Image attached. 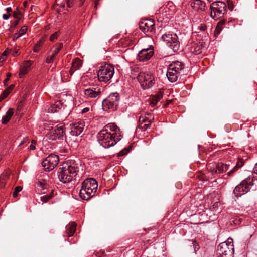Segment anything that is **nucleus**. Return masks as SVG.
Here are the masks:
<instances>
[{
  "instance_id": "nucleus-1",
  "label": "nucleus",
  "mask_w": 257,
  "mask_h": 257,
  "mask_svg": "<svg viewBox=\"0 0 257 257\" xmlns=\"http://www.w3.org/2000/svg\"><path fill=\"white\" fill-rule=\"evenodd\" d=\"M58 172V178L64 183L71 182L76 180V176L79 170V166L75 161L67 162Z\"/></svg>"
},
{
  "instance_id": "nucleus-2",
  "label": "nucleus",
  "mask_w": 257,
  "mask_h": 257,
  "mask_svg": "<svg viewBox=\"0 0 257 257\" xmlns=\"http://www.w3.org/2000/svg\"><path fill=\"white\" fill-rule=\"evenodd\" d=\"M97 181L93 178H87L82 183L80 197L84 200H88L94 196L97 190Z\"/></svg>"
},
{
  "instance_id": "nucleus-3",
  "label": "nucleus",
  "mask_w": 257,
  "mask_h": 257,
  "mask_svg": "<svg viewBox=\"0 0 257 257\" xmlns=\"http://www.w3.org/2000/svg\"><path fill=\"white\" fill-rule=\"evenodd\" d=\"M97 138L99 143L104 148H108L116 144L117 141L120 140L116 138V136L112 134L110 132L101 130L97 135Z\"/></svg>"
},
{
  "instance_id": "nucleus-4",
  "label": "nucleus",
  "mask_w": 257,
  "mask_h": 257,
  "mask_svg": "<svg viewBox=\"0 0 257 257\" xmlns=\"http://www.w3.org/2000/svg\"><path fill=\"white\" fill-rule=\"evenodd\" d=\"M234 250L233 240L229 238L227 241L219 244L217 246L218 257H233Z\"/></svg>"
},
{
  "instance_id": "nucleus-5",
  "label": "nucleus",
  "mask_w": 257,
  "mask_h": 257,
  "mask_svg": "<svg viewBox=\"0 0 257 257\" xmlns=\"http://www.w3.org/2000/svg\"><path fill=\"white\" fill-rule=\"evenodd\" d=\"M184 68V64L178 61L173 62L168 68L167 76L169 80L171 82H175L177 80L180 71Z\"/></svg>"
},
{
  "instance_id": "nucleus-6",
  "label": "nucleus",
  "mask_w": 257,
  "mask_h": 257,
  "mask_svg": "<svg viewBox=\"0 0 257 257\" xmlns=\"http://www.w3.org/2000/svg\"><path fill=\"white\" fill-rule=\"evenodd\" d=\"M226 6L224 2L220 1L213 2L210 6L211 17L215 20L221 18L226 12Z\"/></svg>"
},
{
  "instance_id": "nucleus-7",
  "label": "nucleus",
  "mask_w": 257,
  "mask_h": 257,
  "mask_svg": "<svg viewBox=\"0 0 257 257\" xmlns=\"http://www.w3.org/2000/svg\"><path fill=\"white\" fill-rule=\"evenodd\" d=\"M119 95L118 93H113L102 102V108L104 111L116 109L119 104Z\"/></svg>"
},
{
  "instance_id": "nucleus-8",
  "label": "nucleus",
  "mask_w": 257,
  "mask_h": 257,
  "mask_svg": "<svg viewBox=\"0 0 257 257\" xmlns=\"http://www.w3.org/2000/svg\"><path fill=\"white\" fill-rule=\"evenodd\" d=\"M114 67L112 65L105 64L98 71V78L100 81L107 82L114 74Z\"/></svg>"
},
{
  "instance_id": "nucleus-9",
  "label": "nucleus",
  "mask_w": 257,
  "mask_h": 257,
  "mask_svg": "<svg viewBox=\"0 0 257 257\" xmlns=\"http://www.w3.org/2000/svg\"><path fill=\"white\" fill-rule=\"evenodd\" d=\"M250 177H247L243 180L238 185H237L233 190V193L236 197L241 196L248 192L250 190L249 186L252 185V180Z\"/></svg>"
},
{
  "instance_id": "nucleus-10",
  "label": "nucleus",
  "mask_w": 257,
  "mask_h": 257,
  "mask_svg": "<svg viewBox=\"0 0 257 257\" xmlns=\"http://www.w3.org/2000/svg\"><path fill=\"white\" fill-rule=\"evenodd\" d=\"M162 40L166 46L170 48H179L180 42L176 34H165L162 35Z\"/></svg>"
},
{
  "instance_id": "nucleus-11",
  "label": "nucleus",
  "mask_w": 257,
  "mask_h": 257,
  "mask_svg": "<svg viewBox=\"0 0 257 257\" xmlns=\"http://www.w3.org/2000/svg\"><path fill=\"white\" fill-rule=\"evenodd\" d=\"M59 161L57 155L51 154L42 162V165L46 171L52 170L58 165Z\"/></svg>"
},
{
  "instance_id": "nucleus-12",
  "label": "nucleus",
  "mask_w": 257,
  "mask_h": 257,
  "mask_svg": "<svg viewBox=\"0 0 257 257\" xmlns=\"http://www.w3.org/2000/svg\"><path fill=\"white\" fill-rule=\"evenodd\" d=\"M139 27L145 33L152 32L155 30V23L152 19H145L140 23Z\"/></svg>"
},
{
  "instance_id": "nucleus-13",
  "label": "nucleus",
  "mask_w": 257,
  "mask_h": 257,
  "mask_svg": "<svg viewBox=\"0 0 257 257\" xmlns=\"http://www.w3.org/2000/svg\"><path fill=\"white\" fill-rule=\"evenodd\" d=\"M65 134V126L64 125H57L49 135V138L51 140H56L57 139L63 140Z\"/></svg>"
},
{
  "instance_id": "nucleus-14",
  "label": "nucleus",
  "mask_w": 257,
  "mask_h": 257,
  "mask_svg": "<svg viewBox=\"0 0 257 257\" xmlns=\"http://www.w3.org/2000/svg\"><path fill=\"white\" fill-rule=\"evenodd\" d=\"M153 50V49H142L138 54V59L140 61L148 60L154 54Z\"/></svg>"
},
{
  "instance_id": "nucleus-15",
  "label": "nucleus",
  "mask_w": 257,
  "mask_h": 257,
  "mask_svg": "<svg viewBox=\"0 0 257 257\" xmlns=\"http://www.w3.org/2000/svg\"><path fill=\"white\" fill-rule=\"evenodd\" d=\"M229 165L222 163H217L215 164V167L210 168V172L212 174H221L226 172L229 169Z\"/></svg>"
},
{
  "instance_id": "nucleus-16",
  "label": "nucleus",
  "mask_w": 257,
  "mask_h": 257,
  "mask_svg": "<svg viewBox=\"0 0 257 257\" xmlns=\"http://www.w3.org/2000/svg\"><path fill=\"white\" fill-rule=\"evenodd\" d=\"M84 129L83 123L77 122L73 124L71 131V134L74 136H79L81 134Z\"/></svg>"
},
{
  "instance_id": "nucleus-17",
  "label": "nucleus",
  "mask_w": 257,
  "mask_h": 257,
  "mask_svg": "<svg viewBox=\"0 0 257 257\" xmlns=\"http://www.w3.org/2000/svg\"><path fill=\"white\" fill-rule=\"evenodd\" d=\"M32 61H26L24 62L23 66L20 67L19 76L20 77H22L23 75H25L29 71L30 68L32 64Z\"/></svg>"
},
{
  "instance_id": "nucleus-18",
  "label": "nucleus",
  "mask_w": 257,
  "mask_h": 257,
  "mask_svg": "<svg viewBox=\"0 0 257 257\" xmlns=\"http://www.w3.org/2000/svg\"><path fill=\"white\" fill-rule=\"evenodd\" d=\"M152 77V76L150 72H140L138 75L137 79L142 85V83H146Z\"/></svg>"
},
{
  "instance_id": "nucleus-19",
  "label": "nucleus",
  "mask_w": 257,
  "mask_h": 257,
  "mask_svg": "<svg viewBox=\"0 0 257 257\" xmlns=\"http://www.w3.org/2000/svg\"><path fill=\"white\" fill-rule=\"evenodd\" d=\"M191 7L195 11H204L205 4L201 0H194L192 2Z\"/></svg>"
},
{
  "instance_id": "nucleus-20",
  "label": "nucleus",
  "mask_w": 257,
  "mask_h": 257,
  "mask_svg": "<svg viewBox=\"0 0 257 257\" xmlns=\"http://www.w3.org/2000/svg\"><path fill=\"white\" fill-rule=\"evenodd\" d=\"M101 93L100 89L96 90V88H89L86 89L84 91L85 95L88 96L90 98H95L98 96Z\"/></svg>"
},
{
  "instance_id": "nucleus-21",
  "label": "nucleus",
  "mask_w": 257,
  "mask_h": 257,
  "mask_svg": "<svg viewBox=\"0 0 257 257\" xmlns=\"http://www.w3.org/2000/svg\"><path fill=\"white\" fill-rule=\"evenodd\" d=\"M103 130H105L106 132L112 131L113 133L112 134L114 136H116V138H118L117 133L119 132V128L114 123H109L106 125Z\"/></svg>"
},
{
  "instance_id": "nucleus-22",
  "label": "nucleus",
  "mask_w": 257,
  "mask_h": 257,
  "mask_svg": "<svg viewBox=\"0 0 257 257\" xmlns=\"http://www.w3.org/2000/svg\"><path fill=\"white\" fill-rule=\"evenodd\" d=\"M82 65V62L79 58H76L72 63V67L70 69L71 74L76 70L78 69Z\"/></svg>"
},
{
  "instance_id": "nucleus-23",
  "label": "nucleus",
  "mask_w": 257,
  "mask_h": 257,
  "mask_svg": "<svg viewBox=\"0 0 257 257\" xmlns=\"http://www.w3.org/2000/svg\"><path fill=\"white\" fill-rule=\"evenodd\" d=\"M13 113H14V112H13V109L11 108H10L8 110V111L6 112V115L4 117H3V118L2 119V123L3 124H7L11 118L13 116Z\"/></svg>"
},
{
  "instance_id": "nucleus-24",
  "label": "nucleus",
  "mask_w": 257,
  "mask_h": 257,
  "mask_svg": "<svg viewBox=\"0 0 257 257\" xmlns=\"http://www.w3.org/2000/svg\"><path fill=\"white\" fill-rule=\"evenodd\" d=\"M134 44V42L130 40V39H124L121 40V41L119 42V47L121 46L122 48H125L127 47L132 46Z\"/></svg>"
},
{
  "instance_id": "nucleus-25",
  "label": "nucleus",
  "mask_w": 257,
  "mask_h": 257,
  "mask_svg": "<svg viewBox=\"0 0 257 257\" xmlns=\"http://www.w3.org/2000/svg\"><path fill=\"white\" fill-rule=\"evenodd\" d=\"M162 97L163 95L161 93H158L156 95L153 96L151 98L150 104L153 106H155Z\"/></svg>"
},
{
  "instance_id": "nucleus-26",
  "label": "nucleus",
  "mask_w": 257,
  "mask_h": 257,
  "mask_svg": "<svg viewBox=\"0 0 257 257\" xmlns=\"http://www.w3.org/2000/svg\"><path fill=\"white\" fill-rule=\"evenodd\" d=\"M66 228L69 236H71L76 231V224L74 222H73L71 224H69L66 226Z\"/></svg>"
},
{
  "instance_id": "nucleus-27",
  "label": "nucleus",
  "mask_w": 257,
  "mask_h": 257,
  "mask_svg": "<svg viewBox=\"0 0 257 257\" xmlns=\"http://www.w3.org/2000/svg\"><path fill=\"white\" fill-rule=\"evenodd\" d=\"M60 49H58L57 50H55L54 52L51 53L50 52L48 54V56L47 58H46V62L47 63H52L54 58L56 57L58 53H59V50Z\"/></svg>"
},
{
  "instance_id": "nucleus-28",
  "label": "nucleus",
  "mask_w": 257,
  "mask_h": 257,
  "mask_svg": "<svg viewBox=\"0 0 257 257\" xmlns=\"http://www.w3.org/2000/svg\"><path fill=\"white\" fill-rule=\"evenodd\" d=\"M243 165V161L242 160H240L238 161L235 166L230 171L228 174V176H230L233 173H234L235 171H236L239 168H240Z\"/></svg>"
},
{
  "instance_id": "nucleus-29",
  "label": "nucleus",
  "mask_w": 257,
  "mask_h": 257,
  "mask_svg": "<svg viewBox=\"0 0 257 257\" xmlns=\"http://www.w3.org/2000/svg\"><path fill=\"white\" fill-rule=\"evenodd\" d=\"M85 0H67V7L70 8L73 6L74 3H78V5L79 6H81Z\"/></svg>"
},
{
  "instance_id": "nucleus-30",
  "label": "nucleus",
  "mask_w": 257,
  "mask_h": 257,
  "mask_svg": "<svg viewBox=\"0 0 257 257\" xmlns=\"http://www.w3.org/2000/svg\"><path fill=\"white\" fill-rule=\"evenodd\" d=\"M154 83V77L152 76L146 83H142V87L145 89H148L152 87Z\"/></svg>"
},
{
  "instance_id": "nucleus-31",
  "label": "nucleus",
  "mask_w": 257,
  "mask_h": 257,
  "mask_svg": "<svg viewBox=\"0 0 257 257\" xmlns=\"http://www.w3.org/2000/svg\"><path fill=\"white\" fill-rule=\"evenodd\" d=\"M145 43L146 44V45H145V47H147V48H154L153 46V39L150 37H148L145 40Z\"/></svg>"
},
{
  "instance_id": "nucleus-32",
  "label": "nucleus",
  "mask_w": 257,
  "mask_h": 257,
  "mask_svg": "<svg viewBox=\"0 0 257 257\" xmlns=\"http://www.w3.org/2000/svg\"><path fill=\"white\" fill-rule=\"evenodd\" d=\"M10 92L7 89H5L0 95V102L6 98Z\"/></svg>"
},
{
  "instance_id": "nucleus-33",
  "label": "nucleus",
  "mask_w": 257,
  "mask_h": 257,
  "mask_svg": "<svg viewBox=\"0 0 257 257\" xmlns=\"http://www.w3.org/2000/svg\"><path fill=\"white\" fill-rule=\"evenodd\" d=\"M22 190V187L21 186H17L13 193V196L16 198L18 196V193Z\"/></svg>"
},
{
  "instance_id": "nucleus-34",
  "label": "nucleus",
  "mask_w": 257,
  "mask_h": 257,
  "mask_svg": "<svg viewBox=\"0 0 257 257\" xmlns=\"http://www.w3.org/2000/svg\"><path fill=\"white\" fill-rule=\"evenodd\" d=\"M52 195L51 194L49 195H46L43 196L41 197V200L43 202H46L48 201L49 199H50L52 197Z\"/></svg>"
},
{
  "instance_id": "nucleus-35",
  "label": "nucleus",
  "mask_w": 257,
  "mask_h": 257,
  "mask_svg": "<svg viewBox=\"0 0 257 257\" xmlns=\"http://www.w3.org/2000/svg\"><path fill=\"white\" fill-rule=\"evenodd\" d=\"M191 244L193 246L194 252L196 253L200 248L198 243L195 240H194L192 241Z\"/></svg>"
},
{
  "instance_id": "nucleus-36",
  "label": "nucleus",
  "mask_w": 257,
  "mask_h": 257,
  "mask_svg": "<svg viewBox=\"0 0 257 257\" xmlns=\"http://www.w3.org/2000/svg\"><path fill=\"white\" fill-rule=\"evenodd\" d=\"M58 36H59V32H55L54 33L52 34L51 35L49 39L51 41H54L56 39H57Z\"/></svg>"
},
{
  "instance_id": "nucleus-37",
  "label": "nucleus",
  "mask_w": 257,
  "mask_h": 257,
  "mask_svg": "<svg viewBox=\"0 0 257 257\" xmlns=\"http://www.w3.org/2000/svg\"><path fill=\"white\" fill-rule=\"evenodd\" d=\"M129 151L130 150L128 148H125L118 153V156L120 157L124 156L127 154Z\"/></svg>"
},
{
  "instance_id": "nucleus-38",
  "label": "nucleus",
  "mask_w": 257,
  "mask_h": 257,
  "mask_svg": "<svg viewBox=\"0 0 257 257\" xmlns=\"http://www.w3.org/2000/svg\"><path fill=\"white\" fill-rule=\"evenodd\" d=\"M148 119V117L146 116H141L139 119V124H143L147 122Z\"/></svg>"
},
{
  "instance_id": "nucleus-39",
  "label": "nucleus",
  "mask_w": 257,
  "mask_h": 257,
  "mask_svg": "<svg viewBox=\"0 0 257 257\" xmlns=\"http://www.w3.org/2000/svg\"><path fill=\"white\" fill-rule=\"evenodd\" d=\"M253 173L252 181H253L254 180H257V163L255 165V166L253 168Z\"/></svg>"
},
{
  "instance_id": "nucleus-40",
  "label": "nucleus",
  "mask_w": 257,
  "mask_h": 257,
  "mask_svg": "<svg viewBox=\"0 0 257 257\" xmlns=\"http://www.w3.org/2000/svg\"><path fill=\"white\" fill-rule=\"evenodd\" d=\"M27 30V27L26 26H23L21 27L19 33L21 34V36L24 35Z\"/></svg>"
},
{
  "instance_id": "nucleus-41",
  "label": "nucleus",
  "mask_w": 257,
  "mask_h": 257,
  "mask_svg": "<svg viewBox=\"0 0 257 257\" xmlns=\"http://www.w3.org/2000/svg\"><path fill=\"white\" fill-rule=\"evenodd\" d=\"M13 17L17 19L20 20V18H21V13L18 11H15L13 13Z\"/></svg>"
},
{
  "instance_id": "nucleus-42",
  "label": "nucleus",
  "mask_w": 257,
  "mask_h": 257,
  "mask_svg": "<svg viewBox=\"0 0 257 257\" xmlns=\"http://www.w3.org/2000/svg\"><path fill=\"white\" fill-rule=\"evenodd\" d=\"M222 28L221 26L219 25H217V26L216 27L215 31V35L219 34L220 33V32L221 31Z\"/></svg>"
},
{
  "instance_id": "nucleus-43",
  "label": "nucleus",
  "mask_w": 257,
  "mask_h": 257,
  "mask_svg": "<svg viewBox=\"0 0 257 257\" xmlns=\"http://www.w3.org/2000/svg\"><path fill=\"white\" fill-rule=\"evenodd\" d=\"M139 128H140L143 131H145V130H147V125H146V124H144V123H143V124H141L139 125Z\"/></svg>"
},
{
  "instance_id": "nucleus-44",
  "label": "nucleus",
  "mask_w": 257,
  "mask_h": 257,
  "mask_svg": "<svg viewBox=\"0 0 257 257\" xmlns=\"http://www.w3.org/2000/svg\"><path fill=\"white\" fill-rule=\"evenodd\" d=\"M11 49H6L2 54V55L4 57L7 56L10 52Z\"/></svg>"
},
{
  "instance_id": "nucleus-45",
  "label": "nucleus",
  "mask_w": 257,
  "mask_h": 257,
  "mask_svg": "<svg viewBox=\"0 0 257 257\" xmlns=\"http://www.w3.org/2000/svg\"><path fill=\"white\" fill-rule=\"evenodd\" d=\"M192 53L194 55H198L202 53V51H200V49H194V51Z\"/></svg>"
},
{
  "instance_id": "nucleus-46",
  "label": "nucleus",
  "mask_w": 257,
  "mask_h": 257,
  "mask_svg": "<svg viewBox=\"0 0 257 257\" xmlns=\"http://www.w3.org/2000/svg\"><path fill=\"white\" fill-rule=\"evenodd\" d=\"M153 119H154L153 118L152 119H149V118L148 117L147 121L146 122H147V123H146V125H147V128L149 126V125L152 122Z\"/></svg>"
},
{
  "instance_id": "nucleus-47",
  "label": "nucleus",
  "mask_w": 257,
  "mask_h": 257,
  "mask_svg": "<svg viewBox=\"0 0 257 257\" xmlns=\"http://www.w3.org/2000/svg\"><path fill=\"white\" fill-rule=\"evenodd\" d=\"M21 34H20V33L19 32L18 33H16L14 34V38H13V39L15 40V39H18V38H19L20 37H21Z\"/></svg>"
},
{
  "instance_id": "nucleus-48",
  "label": "nucleus",
  "mask_w": 257,
  "mask_h": 257,
  "mask_svg": "<svg viewBox=\"0 0 257 257\" xmlns=\"http://www.w3.org/2000/svg\"><path fill=\"white\" fill-rule=\"evenodd\" d=\"M10 15H11V14H5L3 15L2 17L5 20H8L9 18Z\"/></svg>"
},
{
  "instance_id": "nucleus-49",
  "label": "nucleus",
  "mask_w": 257,
  "mask_h": 257,
  "mask_svg": "<svg viewBox=\"0 0 257 257\" xmlns=\"http://www.w3.org/2000/svg\"><path fill=\"white\" fill-rule=\"evenodd\" d=\"M14 88V85L12 84V85H11L9 87H8L7 88H6L7 90H8V91L11 92L12 90L13 89V88Z\"/></svg>"
},
{
  "instance_id": "nucleus-50",
  "label": "nucleus",
  "mask_w": 257,
  "mask_h": 257,
  "mask_svg": "<svg viewBox=\"0 0 257 257\" xmlns=\"http://www.w3.org/2000/svg\"><path fill=\"white\" fill-rule=\"evenodd\" d=\"M89 108L88 107H85L82 110V113L83 114V113H86L88 111H89Z\"/></svg>"
},
{
  "instance_id": "nucleus-51",
  "label": "nucleus",
  "mask_w": 257,
  "mask_h": 257,
  "mask_svg": "<svg viewBox=\"0 0 257 257\" xmlns=\"http://www.w3.org/2000/svg\"><path fill=\"white\" fill-rule=\"evenodd\" d=\"M60 9H58V12L60 13L61 11V9H63L65 7L64 4H60Z\"/></svg>"
},
{
  "instance_id": "nucleus-52",
  "label": "nucleus",
  "mask_w": 257,
  "mask_h": 257,
  "mask_svg": "<svg viewBox=\"0 0 257 257\" xmlns=\"http://www.w3.org/2000/svg\"><path fill=\"white\" fill-rule=\"evenodd\" d=\"M18 50L19 49L16 50H15V51L13 52V55L14 56L18 55H19L20 54V53L18 51Z\"/></svg>"
},
{
  "instance_id": "nucleus-53",
  "label": "nucleus",
  "mask_w": 257,
  "mask_h": 257,
  "mask_svg": "<svg viewBox=\"0 0 257 257\" xmlns=\"http://www.w3.org/2000/svg\"><path fill=\"white\" fill-rule=\"evenodd\" d=\"M19 20H20L17 19L15 22H14L13 25H14V27H16L18 24Z\"/></svg>"
},
{
  "instance_id": "nucleus-54",
  "label": "nucleus",
  "mask_w": 257,
  "mask_h": 257,
  "mask_svg": "<svg viewBox=\"0 0 257 257\" xmlns=\"http://www.w3.org/2000/svg\"><path fill=\"white\" fill-rule=\"evenodd\" d=\"M6 11L7 12V13H10L12 11V9L11 7H8L6 8Z\"/></svg>"
},
{
  "instance_id": "nucleus-55",
  "label": "nucleus",
  "mask_w": 257,
  "mask_h": 257,
  "mask_svg": "<svg viewBox=\"0 0 257 257\" xmlns=\"http://www.w3.org/2000/svg\"><path fill=\"white\" fill-rule=\"evenodd\" d=\"M5 60H6V59H5V57L1 55V56L0 57V61L2 62H3Z\"/></svg>"
},
{
  "instance_id": "nucleus-56",
  "label": "nucleus",
  "mask_w": 257,
  "mask_h": 257,
  "mask_svg": "<svg viewBox=\"0 0 257 257\" xmlns=\"http://www.w3.org/2000/svg\"><path fill=\"white\" fill-rule=\"evenodd\" d=\"M9 80V78H7L5 79V80L4 81V85L6 86L7 84V82Z\"/></svg>"
},
{
  "instance_id": "nucleus-57",
  "label": "nucleus",
  "mask_w": 257,
  "mask_h": 257,
  "mask_svg": "<svg viewBox=\"0 0 257 257\" xmlns=\"http://www.w3.org/2000/svg\"><path fill=\"white\" fill-rule=\"evenodd\" d=\"M30 149L31 150H34L35 149V146L33 144H31L30 145Z\"/></svg>"
},
{
  "instance_id": "nucleus-58",
  "label": "nucleus",
  "mask_w": 257,
  "mask_h": 257,
  "mask_svg": "<svg viewBox=\"0 0 257 257\" xmlns=\"http://www.w3.org/2000/svg\"><path fill=\"white\" fill-rule=\"evenodd\" d=\"M98 5V1H95V8H97V6Z\"/></svg>"
},
{
  "instance_id": "nucleus-59",
  "label": "nucleus",
  "mask_w": 257,
  "mask_h": 257,
  "mask_svg": "<svg viewBox=\"0 0 257 257\" xmlns=\"http://www.w3.org/2000/svg\"><path fill=\"white\" fill-rule=\"evenodd\" d=\"M201 29L202 30H205L206 29V26H201Z\"/></svg>"
},
{
  "instance_id": "nucleus-60",
  "label": "nucleus",
  "mask_w": 257,
  "mask_h": 257,
  "mask_svg": "<svg viewBox=\"0 0 257 257\" xmlns=\"http://www.w3.org/2000/svg\"><path fill=\"white\" fill-rule=\"evenodd\" d=\"M42 42L41 40L40 41V42H39V43L37 44V46H39V47H40L41 46V45H40V43Z\"/></svg>"
},
{
  "instance_id": "nucleus-61",
  "label": "nucleus",
  "mask_w": 257,
  "mask_h": 257,
  "mask_svg": "<svg viewBox=\"0 0 257 257\" xmlns=\"http://www.w3.org/2000/svg\"><path fill=\"white\" fill-rule=\"evenodd\" d=\"M38 50H39V49H33V51L34 52H38Z\"/></svg>"
},
{
  "instance_id": "nucleus-62",
  "label": "nucleus",
  "mask_w": 257,
  "mask_h": 257,
  "mask_svg": "<svg viewBox=\"0 0 257 257\" xmlns=\"http://www.w3.org/2000/svg\"><path fill=\"white\" fill-rule=\"evenodd\" d=\"M10 76H11V74L8 73V74H7V78H10Z\"/></svg>"
},
{
  "instance_id": "nucleus-63",
  "label": "nucleus",
  "mask_w": 257,
  "mask_h": 257,
  "mask_svg": "<svg viewBox=\"0 0 257 257\" xmlns=\"http://www.w3.org/2000/svg\"><path fill=\"white\" fill-rule=\"evenodd\" d=\"M40 186L44 189L43 186V185L42 184V183L41 182H40Z\"/></svg>"
},
{
  "instance_id": "nucleus-64",
  "label": "nucleus",
  "mask_w": 257,
  "mask_h": 257,
  "mask_svg": "<svg viewBox=\"0 0 257 257\" xmlns=\"http://www.w3.org/2000/svg\"><path fill=\"white\" fill-rule=\"evenodd\" d=\"M137 69H138V68H136V69H135H135H133V70H134V71H135V72H137L138 71H137Z\"/></svg>"
}]
</instances>
